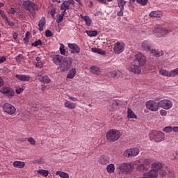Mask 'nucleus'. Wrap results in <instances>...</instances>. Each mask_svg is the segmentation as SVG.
<instances>
[{"label": "nucleus", "instance_id": "f257e3e1", "mask_svg": "<svg viewBox=\"0 0 178 178\" xmlns=\"http://www.w3.org/2000/svg\"><path fill=\"white\" fill-rule=\"evenodd\" d=\"M120 136H122V134H120V131L116 129H110L106 133V139L108 141H111V143H115V141H118L120 138Z\"/></svg>", "mask_w": 178, "mask_h": 178}, {"label": "nucleus", "instance_id": "f03ea898", "mask_svg": "<svg viewBox=\"0 0 178 178\" xmlns=\"http://www.w3.org/2000/svg\"><path fill=\"white\" fill-rule=\"evenodd\" d=\"M149 137L152 140H154L155 143H162V141H165V133L162 131H151Z\"/></svg>", "mask_w": 178, "mask_h": 178}, {"label": "nucleus", "instance_id": "7ed1b4c3", "mask_svg": "<svg viewBox=\"0 0 178 178\" xmlns=\"http://www.w3.org/2000/svg\"><path fill=\"white\" fill-rule=\"evenodd\" d=\"M117 169H118V170L122 173L127 175L133 172L134 170V165H131L130 163H122L118 165Z\"/></svg>", "mask_w": 178, "mask_h": 178}, {"label": "nucleus", "instance_id": "20e7f679", "mask_svg": "<svg viewBox=\"0 0 178 178\" xmlns=\"http://www.w3.org/2000/svg\"><path fill=\"white\" fill-rule=\"evenodd\" d=\"M73 63V59L72 57L68 56L64 58V60L60 65V70L61 72H67L70 67H72V64Z\"/></svg>", "mask_w": 178, "mask_h": 178}, {"label": "nucleus", "instance_id": "39448f33", "mask_svg": "<svg viewBox=\"0 0 178 178\" xmlns=\"http://www.w3.org/2000/svg\"><path fill=\"white\" fill-rule=\"evenodd\" d=\"M0 92L7 98H13L16 95V92L11 87L4 86L0 89Z\"/></svg>", "mask_w": 178, "mask_h": 178}, {"label": "nucleus", "instance_id": "423d86ee", "mask_svg": "<svg viewBox=\"0 0 178 178\" xmlns=\"http://www.w3.org/2000/svg\"><path fill=\"white\" fill-rule=\"evenodd\" d=\"M142 162L143 163L138 165L136 169L139 172H147L152 161L149 159H145L143 161H142Z\"/></svg>", "mask_w": 178, "mask_h": 178}, {"label": "nucleus", "instance_id": "0eeeda50", "mask_svg": "<svg viewBox=\"0 0 178 178\" xmlns=\"http://www.w3.org/2000/svg\"><path fill=\"white\" fill-rule=\"evenodd\" d=\"M134 62L142 67V66H145V63H147V59L145 58V56H144V54L140 53L135 56Z\"/></svg>", "mask_w": 178, "mask_h": 178}, {"label": "nucleus", "instance_id": "6e6552de", "mask_svg": "<svg viewBox=\"0 0 178 178\" xmlns=\"http://www.w3.org/2000/svg\"><path fill=\"white\" fill-rule=\"evenodd\" d=\"M140 154V149L138 148H131V149H127L124 152V156H126V158H130L131 156H137Z\"/></svg>", "mask_w": 178, "mask_h": 178}, {"label": "nucleus", "instance_id": "1a4fd4ad", "mask_svg": "<svg viewBox=\"0 0 178 178\" xmlns=\"http://www.w3.org/2000/svg\"><path fill=\"white\" fill-rule=\"evenodd\" d=\"M3 111L8 113V115H15L16 113V107L9 103H5L3 104Z\"/></svg>", "mask_w": 178, "mask_h": 178}, {"label": "nucleus", "instance_id": "9d476101", "mask_svg": "<svg viewBox=\"0 0 178 178\" xmlns=\"http://www.w3.org/2000/svg\"><path fill=\"white\" fill-rule=\"evenodd\" d=\"M159 108H162L163 109L169 110L172 109L173 106V102L169 99H163L159 102Z\"/></svg>", "mask_w": 178, "mask_h": 178}, {"label": "nucleus", "instance_id": "9b49d317", "mask_svg": "<svg viewBox=\"0 0 178 178\" xmlns=\"http://www.w3.org/2000/svg\"><path fill=\"white\" fill-rule=\"evenodd\" d=\"M147 109L152 112H156L159 109V103L155 102L152 100H149L145 104Z\"/></svg>", "mask_w": 178, "mask_h": 178}, {"label": "nucleus", "instance_id": "f8f14e48", "mask_svg": "<svg viewBox=\"0 0 178 178\" xmlns=\"http://www.w3.org/2000/svg\"><path fill=\"white\" fill-rule=\"evenodd\" d=\"M22 5L26 10H38V6L31 1H25Z\"/></svg>", "mask_w": 178, "mask_h": 178}, {"label": "nucleus", "instance_id": "ddd939ff", "mask_svg": "<svg viewBox=\"0 0 178 178\" xmlns=\"http://www.w3.org/2000/svg\"><path fill=\"white\" fill-rule=\"evenodd\" d=\"M113 51L117 55L122 54L124 51V43L123 42H117L114 44Z\"/></svg>", "mask_w": 178, "mask_h": 178}, {"label": "nucleus", "instance_id": "4468645a", "mask_svg": "<svg viewBox=\"0 0 178 178\" xmlns=\"http://www.w3.org/2000/svg\"><path fill=\"white\" fill-rule=\"evenodd\" d=\"M127 69L129 72H132V73H135L136 74H140L141 73V66L134 63V61L128 66Z\"/></svg>", "mask_w": 178, "mask_h": 178}, {"label": "nucleus", "instance_id": "2eb2a0df", "mask_svg": "<svg viewBox=\"0 0 178 178\" xmlns=\"http://www.w3.org/2000/svg\"><path fill=\"white\" fill-rule=\"evenodd\" d=\"M172 32H173L172 29H166L165 28H157L155 29V33H159V35H156L159 38L165 37V35Z\"/></svg>", "mask_w": 178, "mask_h": 178}, {"label": "nucleus", "instance_id": "dca6fc26", "mask_svg": "<svg viewBox=\"0 0 178 178\" xmlns=\"http://www.w3.org/2000/svg\"><path fill=\"white\" fill-rule=\"evenodd\" d=\"M75 3H76L75 1H64L63 3H61L60 5V10H63L62 12H64V13H66V11L70 9V5H74Z\"/></svg>", "mask_w": 178, "mask_h": 178}, {"label": "nucleus", "instance_id": "f3484780", "mask_svg": "<svg viewBox=\"0 0 178 178\" xmlns=\"http://www.w3.org/2000/svg\"><path fill=\"white\" fill-rule=\"evenodd\" d=\"M68 48L71 49V54H80V47L76 43H69L67 45Z\"/></svg>", "mask_w": 178, "mask_h": 178}, {"label": "nucleus", "instance_id": "a211bd4d", "mask_svg": "<svg viewBox=\"0 0 178 178\" xmlns=\"http://www.w3.org/2000/svg\"><path fill=\"white\" fill-rule=\"evenodd\" d=\"M110 159H111L109 158V156L103 154L98 158L97 162L98 163H99V165H103L104 166H105V165L109 163Z\"/></svg>", "mask_w": 178, "mask_h": 178}, {"label": "nucleus", "instance_id": "6ab92c4d", "mask_svg": "<svg viewBox=\"0 0 178 178\" xmlns=\"http://www.w3.org/2000/svg\"><path fill=\"white\" fill-rule=\"evenodd\" d=\"M65 58L63 57V56L55 55L52 57V60L53 63H54L56 65V66H60Z\"/></svg>", "mask_w": 178, "mask_h": 178}, {"label": "nucleus", "instance_id": "aec40b11", "mask_svg": "<svg viewBox=\"0 0 178 178\" xmlns=\"http://www.w3.org/2000/svg\"><path fill=\"white\" fill-rule=\"evenodd\" d=\"M160 175H161V176H166V175H168V176H170V177L174 178L175 177V170H173V169H172V168H167L166 170H161Z\"/></svg>", "mask_w": 178, "mask_h": 178}, {"label": "nucleus", "instance_id": "412c9836", "mask_svg": "<svg viewBox=\"0 0 178 178\" xmlns=\"http://www.w3.org/2000/svg\"><path fill=\"white\" fill-rule=\"evenodd\" d=\"M90 72L92 74H95L96 76H98L99 74H101V73H102V70L99 68L98 66L93 65L90 67Z\"/></svg>", "mask_w": 178, "mask_h": 178}, {"label": "nucleus", "instance_id": "4be33fe9", "mask_svg": "<svg viewBox=\"0 0 178 178\" xmlns=\"http://www.w3.org/2000/svg\"><path fill=\"white\" fill-rule=\"evenodd\" d=\"M15 79H17V80H20V81H30V79H31V76L24 74H16Z\"/></svg>", "mask_w": 178, "mask_h": 178}, {"label": "nucleus", "instance_id": "5701e85b", "mask_svg": "<svg viewBox=\"0 0 178 178\" xmlns=\"http://www.w3.org/2000/svg\"><path fill=\"white\" fill-rule=\"evenodd\" d=\"M39 81L44 84H48L51 83V79L48 75H38Z\"/></svg>", "mask_w": 178, "mask_h": 178}, {"label": "nucleus", "instance_id": "b1692460", "mask_svg": "<svg viewBox=\"0 0 178 178\" xmlns=\"http://www.w3.org/2000/svg\"><path fill=\"white\" fill-rule=\"evenodd\" d=\"M64 106L65 108H67V109H76V106H77V104L69 100H65Z\"/></svg>", "mask_w": 178, "mask_h": 178}, {"label": "nucleus", "instance_id": "393cba45", "mask_svg": "<svg viewBox=\"0 0 178 178\" xmlns=\"http://www.w3.org/2000/svg\"><path fill=\"white\" fill-rule=\"evenodd\" d=\"M149 16V17H154L158 19L159 17H162V12H161L160 10H154L150 12Z\"/></svg>", "mask_w": 178, "mask_h": 178}, {"label": "nucleus", "instance_id": "a878e982", "mask_svg": "<svg viewBox=\"0 0 178 178\" xmlns=\"http://www.w3.org/2000/svg\"><path fill=\"white\" fill-rule=\"evenodd\" d=\"M13 165L14 168H18L19 169H23L26 166V163L24 161H15L13 162Z\"/></svg>", "mask_w": 178, "mask_h": 178}, {"label": "nucleus", "instance_id": "bb28decb", "mask_svg": "<svg viewBox=\"0 0 178 178\" xmlns=\"http://www.w3.org/2000/svg\"><path fill=\"white\" fill-rule=\"evenodd\" d=\"M142 48L144 51L148 52V51H151V43L145 40L142 42Z\"/></svg>", "mask_w": 178, "mask_h": 178}, {"label": "nucleus", "instance_id": "cd10ccee", "mask_svg": "<svg viewBox=\"0 0 178 178\" xmlns=\"http://www.w3.org/2000/svg\"><path fill=\"white\" fill-rule=\"evenodd\" d=\"M127 118L128 119H137V115L134 113V111L131 108H127Z\"/></svg>", "mask_w": 178, "mask_h": 178}, {"label": "nucleus", "instance_id": "c85d7f7f", "mask_svg": "<svg viewBox=\"0 0 178 178\" xmlns=\"http://www.w3.org/2000/svg\"><path fill=\"white\" fill-rule=\"evenodd\" d=\"M76 73H77L76 68H71L67 74V79H74V76H76Z\"/></svg>", "mask_w": 178, "mask_h": 178}, {"label": "nucleus", "instance_id": "c756f323", "mask_svg": "<svg viewBox=\"0 0 178 178\" xmlns=\"http://www.w3.org/2000/svg\"><path fill=\"white\" fill-rule=\"evenodd\" d=\"M150 54H152V55H153V56H154L155 58H159L163 55V51H158L156 49H152L150 51Z\"/></svg>", "mask_w": 178, "mask_h": 178}, {"label": "nucleus", "instance_id": "7c9ffc66", "mask_svg": "<svg viewBox=\"0 0 178 178\" xmlns=\"http://www.w3.org/2000/svg\"><path fill=\"white\" fill-rule=\"evenodd\" d=\"M81 18L83 19L84 20V22H86V24L90 27V26H91V23H92V20L91 19V18H90L89 16H83L82 15H81Z\"/></svg>", "mask_w": 178, "mask_h": 178}, {"label": "nucleus", "instance_id": "2f4dec72", "mask_svg": "<svg viewBox=\"0 0 178 178\" xmlns=\"http://www.w3.org/2000/svg\"><path fill=\"white\" fill-rule=\"evenodd\" d=\"M151 167L153 169H156V172H158V170H161V169H162V163L159 162H155L151 164Z\"/></svg>", "mask_w": 178, "mask_h": 178}, {"label": "nucleus", "instance_id": "473e14b6", "mask_svg": "<svg viewBox=\"0 0 178 178\" xmlns=\"http://www.w3.org/2000/svg\"><path fill=\"white\" fill-rule=\"evenodd\" d=\"M45 26V17H42L41 19L39 21L38 26L40 31L44 30V26Z\"/></svg>", "mask_w": 178, "mask_h": 178}, {"label": "nucleus", "instance_id": "72a5a7b5", "mask_svg": "<svg viewBox=\"0 0 178 178\" xmlns=\"http://www.w3.org/2000/svg\"><path fill=\"white\" fill-rule=\"evenodd\" d=\"M106 170L109 174L115 173V164L113 163L108 164L106 166Z\"/></svg>", "mask_w": 178, "mask_h": 178}, {"label": "nucleus", "instance_id": "f704fd0d", "mask_svg": "<svg viewBox=\"0 0 178 178\" xmlns=\"http://www.w3.org/2000/svg\"><path fill=\"white\" fill-rule=\"evenodd\" d=\"M56 176H60L61 178H69V174L63 171H56Z\"/></svg>", "mask_w": 178, "mask_h": 178}, {"label": "nucleus", "instance_id": "c9c22d12", "mask_svg": "<svg viewBox=\"0 0 178 178\" xmlns=\"http://www.w3.org/2000/svg\"><path fill=\"white\" fill-rule=\"evenodd\" d=\"M159 73L161 75V76H165V77H170V71H168L166 70H163V69H161L159 71Z\"/></svg>", "mask_w": 178, "mask_h": 178}, {"label": "nucleus", "instance_id": "e433bc0d", "mask_svg": "<svg viewBox=\"0 0 178 178\" xmlns=\"http://www.w3.org/2000/svg\"><path fill=\"white\" fill-rule=\"evenodd\" d=\"M37 173H38V175H42V176H44V177H47L49 175V171L40 169L37 170Z\"/></svg>", "mask_w": 178, "mask_h": 178}, {"label": "nucleus", "instance_id": "4c0bfd02", "mask_svg": "<svg viewBox=\"0 0 178 178\" xmlns=\"http://www.w3.org/2000/svg\"><path fill=\"white\" fill-rule=\"evenodd\" d=\"M91 51L95 54H99V55H105V51H103L101 49L93 47L91 49Z\"/></svg>", "mask_w": 178, "mask_h": 178}, {"label": "nucleus", "instance_id": "58836bf2", "mask_svg": "<svg viewBox=\"0 0 178 178\" xmlns=\"http://www.w3.org/2000/svg\"><path fill=\"white\" fill-rule=\"evenodd\" d=\"M88 37H97L98 35V31H86Z\"/></svg>", "mask_w": 178, "mask_h": 178}, {"label": "nucleus", "instance_id": "ea45409f", "mask_svg": "<svg viewBox=\"0 0 178 178\" xmlns=\"http://www.w3.org/2000/svg\"><path fill=\"white\" fill-rule=\"evenodd\" d=\"M118 6L120 9H124V5H126V1L124 0H117Z\"/></svg>", "mask_w": 178, "mask_h": 178}, {"label": "nucleus", "instance_id": "a19ab883", "mask_svg": "<svg viewBox=\"0 0 178 178\" xmlns=\"http://www.w3.org/2000/svg\"><path fill=\"white\" fill-rule=\"evenodd\" d=\"M110 74H111V77H115V79H118V77H119V76H120V72H119L118 70H113L110 72Z\"/></svg>", "mask_w": 178, "mask_h": 178}, {"label": "nucleus", "instance_id": "79ce46f5", "mask_svg": "<svg viewBox=\"0 0 178 178\" xmlns=\"http://www.w3.org/2000/svg\"><path fill=\"white\" fill-rule=\"evenodd\" d=\"M178 76V67L170 71V77H176Z\"/></svg>", "mask_w": 178, "mask_h": 178}, {"label": "nucleus", "instance_id": "37998d69", "mask_svg": "<svg viewBox=\"0 0 178 178\" xmlns=\"http://www.w3.org/2000/svg\"><path fill=\"white\" fill-rule=\"evenodd\" d=\"M65 12H61L59 17H58L56 22L57 23H61V22H63V17H65Z\"/></svg>", "mask_w": 178, "mask_h": 178}, {"label": "nucleus", "instance_id": "c03bdc74", "mask_svg": "<svg viewBox=\"0 0 178 178\" xmlns=\"http://www.w3.org/2000/svg\"><path fill=\"white\" fill-rule=\"evenodd\" d=\"M60 52L61 55H66V50L65 49V45L62 43L60 44Z\"/></svg>", "mask_w": 178, "mask_h": 178}, {"label": "nucleus", "instance_id": "a18cd8bd", "mask_svg": "<svg viewBox=\"0 0 178 178\" xmlns=\"http://www.w3.org/2000/svg\"><path fill=\"white\" fill-rule=\"evenodd\" d=\"M163 131H164V133H172V131H173V127H165L163 129Z\"/></svg>", "mask_w": 178, "mask_h": 178}, {"label": "nucleus", "instance_id": "49530a36", "mask_svg": "<svg viewBox=\"0 0 178 178\" xmlns=\"http://www.w3.org/2000/svg\"><path fill=\"white\" fill-rule=\"evenodd\" d=\"M137 3L141 5L142 6H145L148 3V0H136Z\"/></svg>", "mask_w": 178, "mask_h": 178}, {"label": "nucleus", "instance_id": "de8ad7c7", "mask_svg": "<svg viewBox=\"0 0 178 178\" xmlns=\"http://www.w3.org/2000/svg\"><path fill=\"white\" fill-rule=\"evenodd\" d=\"M24 88H26L24 86H22L21 88H16L15 89L16 94H22V92L24 91Z\"/></svg>", "mask_w": 178, "mask_h": 178}, {"label": "nucleus", "instance_id": "09e8293b", "mask_svg": "<svg viewBox=\"0 0 178 178\" xmlns=\"http://www.w3.org/2000/svg\"><path fill=\"white\" fill-rule=\"evenodd\" d=\"M17 63H20L22 62V60L24 59L23 54H19L15 58Z\"/></svg>", "mask_w": 178, "mask_h": 178}, {"label": "nucleus", "instance_id": "8fccbe9b", "mask_svg": "<svg viewBox=\"0 0 178 178\" xmlns=\"http://www.w3.org/2000/svg\"><path fill=\"white\" fill-rule=\"evenodd\" d=\"M32 47H38V45H42V41L41 40H38V41L34 42L32 43Z\"/></svg>", "mask_w": 178, "mask_h": 178}, {"label": "nucleus", "instance_id": "3c124183", "mask_svg": "<svg viewBox=\"0 0 178 178\" xmlns=\"http://www.w3.org/2000/svg\"><path fill=\"white\" fill-rule=\"evenodd\" d=\"M45 35L46 37H52V35H54V34H52V31H51V30L47 29L45 31Z\"/></svg>", "mask_w": 178, "mask_h": 178}, {"label": "nucleus", "instance_id": "603ef678", "mask_svg": "<svg viewBox=\"0 0 178 178\" xmlns=\"http://www.w3.org/2000/svg\"><path fill=\"white\" fill-rule=\"evenodd\" d=\"M30 37V32L27 31L25 34V38H24V41L25 42H29V38Z\"/></svg>", "mask_w": 178, "mask_h": 178}, {"label": "nucleus", "instance_id": "864d4df0", "mask_svg": "<svg viewBox=\"0 0 178 178\" xmlns=\"http://www.w3.org/2000/svg\"><path fill=\"white\" fill-rule=\"evenodd\" d=\"M0 15H1V17L3 19H4L5 20H6V19H8V17L6 16V14H5V12H3V10H0Z\"/></svg>", "mask_w": 178, "mask_h": 178}, {"label": "nucleus", "instance_id": "5fc2aeb1", "mask_svg": "<svg viewBox=\"0 0 178 178\" xmlns=\"http://www.w3.org/2000/svg\"><path fill=\"white\" fill-rule=\"evenodd\" d=\"M28 143H30L31 145H35V140L33 139V138H29L28 139Z\"/></svg>", "mask_w": 178, "mask_h": 178}, {"label": "nucleus", "instance_id": "6e6d98bb", "mask_svg": "<svg viewBox=\"0 0 178 178\" xmlns=\"http://www.w3.org/2000/svg\"><path fill=\"white\" fill-rule=\"evenodd\" d=\"M160 115L161 116H166L168 115V111H166V110H161Z\"/></svg>", "mask_w": 178, "mask_h": 178}, {"label": "nucleus", "instance_id": "4d7b16f0", "mask_svg": "<svg viewBox=\"0 0 178 178\" xmlns=\"http://www.w3.org/2000/svg\"><path fill=\"white\" fill-rule=\"evenodd\" d=\"M68 99H70V101H72V102H76L78 101L77 98L73 97L72 96H69Z\"/></svg>", "mask_w": 178, "mask_h": 178}, {"label": "nucleus", "instance_id": "13d9d810", "mask_svg": "<svg viewBox=\"0 0 178 178\" xmlns=\"http://www.w3.org/2000/svg\"><path fill=\"white\" fill-rule=\"evenodd\" d=\"M56 13V10H55V8H53L51 10L50 15H51V17H54V16H55Z\"/></svg>", "mask_w": 178, "mask_h": 178}, {"label": "nucleus", "instance_id": "bf43d9fd", "mask_svg": "<svg viewBox=\"0 0 178 178\" xmlns=\"http://www.w3.org/2000/svg\"><path fill=\"white\" fill-rule=\"evenodd\" d=\"M123 12H124V9L120 8V11L118 12V16H123Z\"/></svg>", "mask_w": 178, "mask_h": 178}, {"label": "nucleus", "instance_id": "052dcab7", "mask_svg": "<svg viewBox=\"0 0 178 178\" xmlns=\"http://www.w3.org/2000/svg\"><path fill=\"white\" fill-rule=\"evenodd\" d=\"M8 13H11V15H15V13H16V10L13 8H11L9 10H8Z\"/></svg>", "mask_w": 178, "mask_h": 178}, {"label": "nucleus", "instance_id": "680f3d73", "mask_svg": "<svg viewBox=\"0 0 178 178\" xmlns=\"http://www.w3.org/2000/svg\"><path fill=\"white\" fill-rule=\"evenodd\" d=\"M6 61V56L0 57V65H1V63H3Z\"/></svg>", "mask_w": 178, "mask_h": 178}, {"label": "nucleus", "instance_id": "e2e57ef3", "mask_svg": "<svg viewBox=\"0 0 178 178\" xmlns=\"http://www.w3.org/2000/svg\"><path fill=\"white\" fill-rule=\"evenodd\" d=\"M6 22L10 27L15 26V23L10 22L9 20H8V18L6 19Z\"/></svg>", "mask_w": 178, "mask_h": 178}, {"label": "nucleus", "instance_id": "0e129e2a", "mask_svg": "<svg viewBox=\"0 0 178 178\" xmlns=\"http://www.w3.org/2000/svg\"><path fill=\"white\" fill-rule=\"evenodd\" d=\"M44 65L41 62H38L36 63V67H38L39 69H41Z\"/></svg>", "mask_w": 178, "mask_h": 178}, {"label": "nucleus", "instance_id": "69168bd1", "mask_svg": "<svg viewBox=\"0 0 178 178\" xmlns=\"http://www.w3.org/2000/svg\"><path fill=\"white\" fill-rule=\"evenodd\" d=\"M172 131L178 134V127H172Z\"/></svg>", "mask_w": 178, "mask_h": 178}, {"label": "nucleus", "instance_id": "338daca9", "mask_svg": "<svg viewBox=\"0 0 178 178\" xmlns=\"http://www.w3.org/2000/svg\"><path fill=\"white\" fill-rule=\"evenodd\" d=\"M17 35H18L17 33H16V32L13 33V37L14 40H17Z\"/></svg>", "mask_w": 178, "mask_h": 178}, {"label": "nucleus", "instance_id": "774afa93", "mask_svg": "<svg viewBox=\"0 0 178 178\" xmlns=\"http://www.w3.org/2000/svg\"><path fill=\"white\" fill-rule=\"evenodd\" d=\"M99 3H106V0H97Z\"/></svg>", "mask_w": 178, "mask_h": 178}]
</instances>
